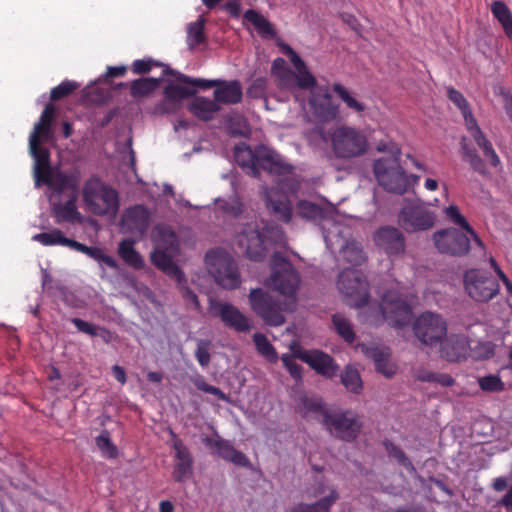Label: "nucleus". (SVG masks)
Listing matches in <instances>:
<instances>
[{
    "label": "nucleus",
    "instance_id": "nucleus-20",
    "mask_svg": "<svg viewBox=\"0 0 512 512\" xmlns=\"http://www.w3.org/2000/svg\"><path fill=\"white\" fill-rule=\"evenodd\" d=\"M435 213L419 204L405 205L398 215L399 225L409 233L425 231L435 224Z\"/></svg>",
    "mask_w": 512,
    "mask_h": 512
},
{
    "label": "nucleus",
    "instance_id": "nucleus-31",
    "mask_svg": "<svg viewBox=\"0 0 512 512\" xmlns=\"http://www.w3.org/2000/svg\"><path fill=\"white\" fill-rule=\"evenodd\" d=\"M219 105L215 100L205 97H196L189 104V110L199 119L207 121L213 118L219 110Z\"/></svg>",
    "mask_w": 512,
    "mask_h": 512
},
{
    "label": "nucleus",
    "instance_id": "nucleus-42",
    "mask_svg": "<svg viewBox=\"0 0 512 512\" xmlns=\"http://www.w3.org/2000/svg\"><path fill=\"white\" fill-rule=\"evenodd\" d=\"M164 74H171L175 77V79L184 84H190L199 88L209 89L212 87H217L220 84V80H206L200 78H191L182 73L175 72L169 69L167 66L164 67Z\"/></svg>",
    "mask_w": 512,
    "mask_h": 512
},
{
    "label": "nucleus",
    "instance_id": "nucleus-8",
    "mask_svg": "<svg viewBox=\"0 0 512 512\" xmlns=\"http://www.w3.org/2000/svg\"><path fill=\"white\" fill-rule=\"evenodd\" d=\"M466 128L473 138L475 144L482 151L484 159L480 157L476 149L467 143V138L462 137L460 141V147L463 160L467 162L475 172L481 175H486L488 173L485 161L494 168L501 167V160L498 154L496 153L491 141L480 129L478 123L475 122Z\"/></svg>",
    "mask_w": 512,
    "mask_h": 512
},
{
    "label": "nucleus",
    "instance_id": "nucleus-22",
    "mask_svg": "<svg viewBox=\"0 0 512 512\" xmlns=\"http://www.w3.org/2000/svg\"><path fill=\"white\" fill-rule=\"evenodd\" d=\"M263 198L268 211L278 220L289 222L293 208L287 195L278 188L263 187Z\"/></svg>",
    "mask_w": 512,
    "mask_h": 512
},
{
    "label": "nucleus",
    "instance_id": "nucleus-34",
    "mask_svg": "<svg viewBox=\"0 0 512 512\" xmlns=\"http://www.w3.org/2000/svg\"><path fill=\"white\" fill-rule=\"evenodd\" d=\"M32 240L42 244L43 246H66L71 248L74 240L65 237L63 232L59 229H53L49 232L35 234Z\"/></svg>",
    "mask_w": 512,
    "mask_h": 512
},
{
    "label": "nucleus",
    "instance_id": "nucleus-36",
    "mask_svg": "<svg viewBox=\"0 0 512 512\" xmlns=\"http://www.w3.org/2000/svg\"><path fill=\"white\" fill-rule=\"evenodd\" d=\"M297 214L306 219H321V226L323 223H327L328 227H331L332 223H339L337 220L329 219L323 215V210L318 205L309 201H300L297 204Z\"/></svg>",
    "mask_w": 512,
    "mask_h": 512
},
{
    "label": "nucleus",
    "instance_id": "nucleus-15",
    "mask_svg": "<svg viewBox=\"0 0 512 512\" xmlns=\"http://www.w3.org/2000/svg\"><path fill=\"white\" fill-rule=\"evenodd\" d=\"M463 281L465 291L476 302H488L500 291L498 281L482 269L467 270Z\"/></svg>",
    "mask_w": 512,
    "mask_h": 512
},
{
    "label": "nucleus",
    "instance_id": "nucleus-40",
    "mask_svg": "<svg viewBox=\"0 0 512 512\" xmlns=\"http://www.w3.org/2000/svg\"><path fill=\"white\" fill-rule=\"evenodd\" d=\"M164 72L159 78H140L132 82L131 95L133 97H141L153 92L160 84L165 76Z\"/></svg>",
    "mask_w": 512,
    "mask_h": 512
},
{
    "label": "nucleus",
    "instance_id": "nucleus-59",
    "mask_svg": "<svg viewBox=\"0 0 512 512\" xmlns=\"http://www.w3.org/2000/svg\"><path fill=\"white\" fill-rule=\"evenodd\" d=\"M295 357H297V354L295 356L290 355V354H284V355H282L281 360H282L284 366L289 371L290 375L295 380H300L302 377L301 366L296 363Z\"/></svg>",
    "mask_w": 512,
    "mask_h": 512
},
{
    "label": "nucleus",
    "instance_id": "nucleus-48",
    "mask_svg": "<svg viewBox=\"0 0 512 512\" xmlns=\"http://www.w3.org/2000/svg\"><path fill=\"white\" fill-rule=\"evenodd\" d=\"M96 445L105 458L113 459L118 455L117 447L112 443L107 431L101 432L95 439Z\"/></svg>",
    "mask_w": 512,
    "mask_h": 512
},
{
    "label": "nucleus",
    "instance_id": "nucleus-27",
    "mask_svg": "<svg viewBox=\"0 0 512 512\" xmlns=\"http://www.w3.org/2000/svg\"><path fill=\"white\" fill-rule=\"evenodd\" d=\"M469 341L459 334L446 336L440 344L441 356L450 362H457L468 357Z\"/></svg>",
    "mask_w": 512,
    "mask_h": 512
},
{
    "label": "nucleus",
    "instance_id": "nucleus-56",
    "mask_svg": "<svg viewBox=\"0 0 512 512\" xmlns=\"http://www.w3.org/2000/svg\"><path fill=\"white\" fill-rule=\"evenodd\" d=\"M181 105L176 100L173 101V99L164 96L163 100L155 106L154 113L159 115L175 113Z\"/></svg>",
    "mask_w": 512,
    "mask_h": 512
},
{
    "label": "nucleus",
    "instance_id": "nucleus-52",
    "mask_svg": "<svg viewBox=\"0 0 512 512\" xmlns=\"http://www.w3.org/2000/svg\"><path fill=\"white\" fill-rule=\"evenodd\" d=\"M71 322L75 325V327L85 333V334H88L90 336H102L104 337L103 334H107V331L101 329L99 326H96L90 322H87V321H84L80 318H72L71 319Z\"/></svg>",
    "mask_w": 512,
    "mask_h": 512
},
{
    "label": "nucleus",
    "instance_id": "nucleus-2",
    "mask_svg": "<svg viewBox=\"0 0 512 512\" xmlns=\"http://www.w3.org/2000/svg\"><path fill=\"white\" fill-rule=\"evenodd\" d=\"M281 51L289 57L295 71H292L283 58H276L271 65V76L276 85L294 94L300 101L298 90H309V105L313 115L320 121L329 122L339 116V105L333 102L327 87L317 86V80L301 57L288 45L281 43Z\"/></svg>",
    "mask_w": 512,
    "mask_h": 512
},
{
    "label": "nucleus",
    "instance_id": "nucleus-43",
    "mask_svg": "<svg viewBox=\"0 0 512 512\" xmlns=\"http://www.w3.org/2000/svg\"><path fill=\"white\" fill-rule=\"evenodd\" d=\"M341 382L345 388L355 394L362 391L363 383L357 369L347 366L341 375Z\"/></svg>",
    "mask_w": 512,
    "mask_h": 512
},
{
    "label": "nucleus",
    "instance_id": "nucleus-3",
    "mask_svg": "<svg viewBox=\"0 0 512 512\" xmlns=\"http://www.w3.org/2000/svg\"><path fill=\"white\" fill-rule=\"evenodd\" d=\"M271 268L272 274L265 285L284 297L283 302L278 303L261 288L252 289L248 300L251 309L267 325L281 326L285 322L283 312L296 309L300 277L293 265L281 253L273 254Z\"/></svg>",
    "mask_w": 512,
    "mask_h": 512
},
{
    "label": "nucleus",
    "instance_id": "nucleus-57",
    "mask_svg": "<svg viewBox=\"0 0 512 512\" xmlns=\"http://www.w3.org/2000/svg\"><path fill=\"white\" fill-rule=\"evenodd\" d=\"M177 283L181 289L182 297L185 299L187 306L189 308L199 310L200 302L198 300V297L190 288L186 286V278L184 277V281L181 284L178 281Z\"/></svg>",
    "mask_w": 512,
    "mask_h": 512
},
{
    "label": "nucleus",
    "instance_id": "nucleus-37",
    "mask_svg": "<svg viewBox=\"0 0 512 512\" xmlns=\"http://www.w3.org/2000/svg\"><path fill=\"white\" fill-rule=\"evenodd\" d=\"M447 95L449 100L461 111L466 127L477 122L470 110L466 98L460 91L454 88H448Z\"/></svg>",
    "mask_w": 512,
    "mask_h": 512
},
{
    "label": "nucleus",
    "instance_id": "nucleus-9",
    "mask_svg": "<svg viewBox=\"0 0 512 512\" xmlns=\"http://www.w3.org/2000/svg\"><path fill=\"white\" fill-rule=\"evenodd\" d=\"M322 233L327 248L332 251L335 246H339L343 259L352 267L360 266L366 261V255L360 244L347 240V237L350 236L348 226L332 223L331 227H328L327 223H323Z\"/></svg>",
    "mask_w": 512,
    "mask_h": 512
},
{
    "label": "nucleus",
    "instance_id": "nucleus-46",
    "mask_svg": "<svg viewBox=\"0 0 512 512\" xmlns=\"http://www.w3.org/2000/svg\"><path fill=\"white\" fill-rule=\"evenodd\" d=\"M253 340L257 351L268 361L275 362L277 360V353L265 335L261 333H255Z\"/></svg>",
    "mask_w": 512,
    "mask_h": 512
},
{
    "label": "nucleus",
    "instance_id": "nucleus-4",
    "mask_svg": "<svg viewBox=\"0 0 512 512\" xmlns=\"http://www.w3.org/2000/svg\"><path fill=\"white\" fill-rule=\"evenodd\" d=\"M381 302L379 310L370 314L367 321L373 325L387 322L393 327L409 324L412 317V299L415 297L406 287L396 280H388L378 291Z\"/></svg>",
    "mask_w": 512,
    "mask_h": 512
},
{
    "label": "nucleus",
    "instance_id": "nucleus-64",
    "mask_svg": "<svg viewBox=\"0 0 512 512\" xmlns=\"http://www.w3.org/2000/svg\"><path fill=\"white\" fill-rule=\"evenodd\" d=\"M413 378L417 381L433 383L435 373L424 367H418L413 370Z\"/></svg>",
    "mask_w": 512,
    "mask_h": 512
},
{
    "label": "nucleus",
    "instance_id": "nucleus-26",
    "mask_svg": "<svg viewBox=\"0 0 512 512\" xmlns=\"http://www.w3.org/2000/svg\"><path fill=\"white\" fill-rule=\"evenodd\" d=\"M374 242L389 256L402 254L405 250V240L402 233L394 227H382L374 234Z\"/></svg>",
    "mask_w": 512,
    "mask_h": 512
},
{
    "label": "nucleus",
    "instance_id": "nucleus-60",
    "mask_svg": "<svg viewBox=\"0 0 512 512\" xmlns=\"http://www.w3.org/2000/svg\"><path fill=\"white\" fill-rule=\"evenodd\" d=\"M377 150L379 152H385L389 153L392 158H386L389 161H395L396 163H399V159L401 156V149L395 142H388V143H379L377 145Z\"/></svg>",
    "mask_w": 512,
    "mask_h": 512
},
{
    "label": "nucleus",
    "instance_id": "nucleus-51",
    "mask_svg": "<svg viewBox=\"0 0 512 512\" xmlns=\"http://www.w3.org/2000/svg\"><path fill=\"white\" fill-rule=\"evenodd\" d=\"M479 386L483 391L500 392L504 390V383L497 375H488L479 378Z\"/></svg>",
    "mask_w": 512,
    "mask_h": 512
},
{
    "label": "nucleus",
    "instance_id": "nucleus-25",
    "mask_svg": "<svg viewBox=\"0 0 512 512\" xmlns=\"http://www.w3.org/2000/svg\"><path fill=\"white\" fill-rule=\"evenodd\" d=\"M297 358L307 363L317 373L332 378L339 370L332 357L319 350H303L297 352Z\"/></svg>",
    "mask_w": 512,
    "mask_h": 512
},
{
    "label": "nucleus",
    "instance_id": "nucleus-62",
    "mask_svg": "<svg viewBox=\"0 0 512 512\" xmlns=\"http://www.w3.org/2000/svg\"><path fill=\"white\" fill-rule=\"evenodd\" d=\"M154 65H159L157 62H155L152 59H138L135 60L132 64V71L135 74H144L149 72Z\"/></svg>",
    "mask_w": 512,
    "mask_h": 512
},
{
    "label": "nucleus",
    "instance_id": "nucleus-44",
    "mask_svg": "<svg viewBox=\"0 0 512 512\" xmlns=\"http://www.w3.org/2000/svg\"><path fill=\"white\" fill-rule=\"evenodd\" d=\"M215 203L217 207L226 215L237 217L242 214L244 210V204L237 195H233L228 199H216Z\"/></svg>",
    "mask_w": 512,
    "mask_h": 512
},
{
    "label": "nucleus",
    "instance_id": "nucleus-32",
    "mask_svg": "<svg viewBox=\"0 0 512 512\" xmlns=\"http://www.w3.org/2000/svg\"><path fill=\"white\" fill-rule=\"evenodd\" d=\"M491 13L500 23L506 36L512 39V13L502 1L496 0L491 4Z\"/></svg>",
    "mask_w": 512,
    "mask_h": 512
},
{
    "label": "nucleus",
    "instance_id": "nucleus-21",
    "mask_svg": "<svg viewBox=\"0 0 512 512\" xmlns=\"http://www.w3.org/2000/svg\"><path fill=\"white\" fill-rule=\"evenodd\" d=\"M209 311L212 315L220 317L227 327L237 332H247L251 329L248 318L232 304L210 299Z\"/></svg>",
    "mask_w": 512,
    "mask_h": 512
},
{
    "label": "nucleus",
    "instance_id": "nucleus-11",
    "mask_svg": "<svg viewBox=\"0 0 512 512\" xmlns=\"http://www.w3.org/2000/svg\"><path fill=\"white\" fill-rule=\"evenodd\" d=\"M83 201L96 215L115 216L119 208L118 193L98 179H89L83 187Z\"/></svg>",
    "mask_w": 512,
    "mask_h": 512
},
{
    "label": "nucleus",
    "instance_id": "nucleus-54",
    "mask_svg": "<svg viewBox=\"0 0 512 512\" xmlns=\"http://www.w3.org/2000/svg\"><path fill=\"white\" fill-rule=\"evenodd\" d=\"M192 475V461H177L174 470L173 478L177 482H182Z\"/></svg>",
    "mask_w": 512,
    "mask_h": 512
},
{
    "label": "nucleus",
    "instance_id": "nucleus-38",
    "mask_svg": "<svg viewBox=\"0 0 512 512\" xmlns=\"http://www.w3.org/2000/svg\"><path fill=\"white\" fill-rule=\"evenodd\" d=\"M244 20L251 23L262 36L272 37L274 35L271 23L257 11L252 9L247 10L244 13Z\"/></svg>",
    "mask_w": 512,
    "mask_h": 512
},
{
    "label": "nucleus",
    "instance_id": "nucleus-23",
    "mask_svg": "<svg viewBox=\"0 0 512 512\" xmlns=\"http://www.w3.org/2000/svg\"><path fill=\"white\" fill-rule=\"evenodd\" d=\"M150 225V213L146 207L135 205L125 210L120 226L123 232L142 236Z\"/></svg>",
    "mask_w": 512,
    "mask_h": 512
},
{
    "label": "nucleus",
    "instance_id": "nucleus-58",
    "mask_svg": "<svg viewBox=\"0 0 512 512\" xmlns=\"http://www.w3.org/2000/svg\"><path fill=\"white\" fill-rule=\"evenodd\" d=\"M267 80L266 78L260 77L255 79L247 90V94L252 98H263L266 93Z\"/></svg>",
    "mask_w": 512,
    "mask_h": 512
},
{
    "label": "nucleus",
    "instance_id": "nucleus-63",
    "mask_svg": "<svg viewBox=\"0 0 512 512\" xmlns=\"http://www.w3.org/2000/svg\"><path fill=\"white\" fill-rule=\"evenodd\" d=\"M175 450V457L177 461H192L191 454L188 448L182 443L181 440H175L173 443Z\"/></svg>",
    "mask_w": 512,
    "mask_h": 512
},
{
    "label": "nucleus",
    "instance_id": "nucleus-10",
    "mask_svg": "<svg viewBox=\"0 0 512 512\" xmlns=\"http://www.w3.org/2000/svg\"><path fill=\"white\" fill-rule=\"evenodd\" d=\"M331 148L340 159H353L364 155L368 149L365 133L352 126L342 125L330 134Z\"/></svg>",
    "mask_w": 512,
    "mask_h": 512
},
{
    "label": "nucleus",
    "instance_id": "nucleus-1",
    "mask_svg": "<svg viewBox=\"0 0 512 512\" xmlns=\"http://www.w3.org/2000/svg\"><path fill=\"white\" fill-rule=\"evenodd\" d=\"M54 114L55 108L47 104L29 136V150L34 160L35 186L47 185L52 215L57 224L81 223L83 218L76 206L80 184L79 174L77 172L63 173L53 168L50 165L49 151L40 146L41 141L49 142L53 139Z\"/></svg>",
    "mask_w": 512,
    "mask_h": 512
},
{
    "label": "nucleus",
    "instance_id": "nucleus-28",
    "mask_svg": "<svg viewBox=\"0 0 512 512\" xmlns=\"http://www.w3.org/2000/svg\"><path fill=\"white\" fill-rule=\"evenodd\" d=\"M363 353L367 358L371 359L376 370L387 378L392 377L396 372V365L390 361V353L386 348L375 346L362 347Z\"/></svg>",
    "mask_w": 512,
    "mask_h": 512
},
{
    "label": "nucleus",
    "instance_id": "nucleus-17",
    "mask_svg": "<svg viewBox=\"0 0 512 512\" xmlns=\"http://www.w3.org/2000/svg\"><path fill=\"white\" fill-rule=\"evenodd\" d=\"M267 234L266 227L260 228L257 222H250L237 235V241L249 259L259 261L266 253Z\"/></svg>",
    "mask_w": 512,
    "mask_h": 512
},
{
    "label": "nucleus",
    "instance_id": "nucleus-41",
    "mask_svg": "<svg viewBox=\"0 0 512 512\" xmlns=\"http://www.w3.org/2000/svg\"><path fill=\"white\" fill-rule=\"evenodd\" d=\"M204 26L205 19L203 16H200L195 22H191L187 25V45L190 49H194L195 46L201 44L204 37Z\"/></svg>",
    "mask_w": 512,
    "mask_h": 512
},
{
    "label": "nucleus",
    "instance_id": "nucleus-61",
    "mask_svg": "<svg viewBox=\"0 0 512 512\" xmlns=\"http://www.w3.org/2000/svg\"><path fill=\"white\" fill-rule=\"evenodd\" d=\"M194 384L200 391L217 396L222 400L227 399L226 395L218 387L209 385L203 378L197 379Z\"/></svg>",
    "mask_w": 512,
    "mask_h": 512
},
{
    "label": "nucleus",
    "instance_id": "nucleus-49",
    "mask_svg": "<svg viewBox=\"0 0 512 512\" xmlns=\"http://www.w3.org/2000/svg\"><path fill=\"white\" fill-rule=\"evenodd\" d=\"M385 448L389 456L395 458L397 462L402 465L410 473L415 472L412 462L408 459L402 449L391 442H385Z\"/></svg>",
    "mask_w": 512,
    "mask_h": 512
},
{
    "label": "nucleus",
    "instance_id": "nucleus-50",
    "mask_svg": "<svg viewBox=\"0 0 512 512\" xmlns=\"http://www.w3.org/2000/svg\"><path fill=\"white\" fill-rule=\"evenodd\" d=\"M163 94L167 98L173 99V101L176 100L182 104V101L191 96L193 91L184 86L171 82L165 86Z\"/></svg>",
    "mask_w": 512,
    "mask_h": 512
},
{
    "label": "nucleus",
    "instance_id": "nucleus-18",
    "mask_svg": "<svg viewBox=\"0 0 512 512\" xmlns=\"http://www.w3.org/2000/svg\"><path fill=\"white\" fill-rule=\"evenodd\" d=\"M323 424L332 435L344 441L354 440L362 426L358 416L351 411L325 414Z\"/></svg>",
    "mask_w": 512,
    "mask_h": 512
},
{
    "label": "nucleus",
    "instance_id": "nucleus-16",
    "mask_svg": "<svg viewBox=\"0 0 512 512\" xmlns=\"http://www.w3.org/2000/svg\"><path fill=\"white\" fill-rule=\"evenodd\" d=\"M374 174L377 182L386 191L403 194L409 186V181L404 169L395 161L381 158L374 163Z\"/></svg>",
    "mask_w": 512,
    "mask_h": 512
},
{
    "label": "nucleus",
    "instance_id": "nucleus-29",
    "mask_svg": "<svg viewBox=\"0 0 512 512\" xmlns=\"http://www.w3.org/2000/svg\"><path fill=\"white\" fill-rule=\"evenodd\" d=\"M216 103L236 104L242 99V88L238 81H221L214 91Z\"/></svg>",
    "mask_w": 512,
    "mask_h": 512
},
{
    "label": "nucleus",
    "instance_id": "nucleus-33",
    "mask_svg": "<svg viewBox=\"0 0 512 512\" xmlns=\"http://www.w3.org/2000/svg\"><path fill=\"white\" fill-rule=\"evenodd\" d=\"M135 241L124 239L119 244L118 252L123 261L135 269L144 267V260L140 254L134 249Z\"/></svg>",
    "mask_w": 512,
    "mask_h": 512
},
{
    "label": "nucleus",
    "instance_id": "nucleus-39",
    "mask_svg": "<svg viewBox=\"0 0 512 512\" xmlns=\"http://www.w3.org/2000/svg\"><path fill=\"white\" fill-rule=\"evenodd\" d=\"M300 410L305 417H322L324 419L325 414H329L324 406L323 402L318 397H304L300 403Z\"/></svg>",
    "mask_w": 512,
    "mask_h": 512
},
{
    "label": "nucleus",
    "instance_id": "nucleus-35",
    "mask_svg": "<svg viewBox=\"0 0 512 512\" xmlns=\"http://www.w3.org/2000/svg\"><path fill=\"white\" fill-rule=\"evenodd\" d=\"M332 89L348 109L356 113H362L365 111L366 105L357 98L355 93L349 91L341 83H334Z\"/></svg>",
    "mask_w": 512,
    "mask_h": 512
},
{
    "label": "nucleus",
    "instance_id": "nucleus-6",
    "mask_svg": "<svg viewBox=\"0 0 512 512\" xmlns=\"http://www.w3.org/2000/svg\"><path fill=\"white\" fill-rule=\"evenodd\" d=\"M152 241L155 246L151 253L152 263L181 284L184 273L174 262L179 254V240L175 232L170 227L159 224L152 231Z\"/></svg>",
    "mask_w": 512,
    "mask_h": 512
},
{
    "label": "nucleus",
    "instance_id": "nucleus-53",
    "mask_svg": "<svg viewBox=\"0 0 512 512\" xmlns=\"http://www.w3.org/2000/svg\"><path fill=\"white\" fill-rule=\"evenodd\" d=\"M78 87L76 82L73 81H63L58 86L54 87L50 92L51 100H59L70 93H72Z\"/></svg>",
    "mask_w": 512,
    "mask_h": 512
},
{
    "label": "nucleus",
    "instance_id": "nucleus-12",
    "mask_svg": "<svg viewBox=\"0 0 512 512\" xmlns=\"http://www.w3.org/2000/svg\"><path fill=\"white\" fill-rule=\"evenodd\" d=\"M209 273L225 289H236L241 284L240 273L234 259L221 249L211 250L205 256Z\"/></svg>",
    "mask_w": 512,
    "mask_h": 512
},
{
    "label": "nucleus",
    "instance_id": "nucleus-45",
    "mask_svg": "<svg viewBox=\"0 0 512 512\" xmlns=\"http://www.w3.org/2000/svg\"><path fill=\"white\" fill-rule=\"evenodd\" d=\"M333 325L337 333L347 342L351 343L355 339V334L350 321L342 314L333 315Z\"/></svg>",
    "mask_w": 512,
    "mask_h": 512
},
{
    "label": "nucleus",
    "instance_id": "nucleus-24",
    "mask_svg": "<svg viewBox=\"0 0 512 512\" xmlns=\"http://www.w3.org/2000/svg\"><path fill=\"white\" fill-rule=\"evenodd\" d=\"M202 440L208 448L213 450V453L222 459L243 467L249 464L248 458L242 452L237 451L229 441L222 439L217 432Z\"/></svg>",
    "mask_w": 512,
    "mask_h": 512
},
{
    "label": "nucleus",
    "instance_id": "nucleus-5",
    "mask_svg": "<svg viewBox=\"0 0 512 512\" xmlns=\"http://www.w3.org/2000/svg\"><path fill=\"white\" fill-rule=\"evenodd\" d=\"M444 214L451 223L465 230L467 234L455 228L435 232L433 240L438 251L453 256H463L473 247L478 250L479 256H484L485 247L483 242L461 214L459 208L456 205H450L444 209Z\"/></svg>",
    "mask_w": 512,
    "mask_h": 512
},
{
    "label": "nucleus",
    "instance_id": "nucleus-14",
    "mask_svg": "<svg viewBox=\"0 0 512 512\" xmlns=\"http://www.w3.org/2000/svg\"><path fill=\"white\" fill-rule=\"evenodd\" d=\"M338 289L348 305L356 308L364 306L369 298L368 282L356 269H344L338 277Z\"/></svg>",
    "mask_w": 512,
    "mask_h": 512
},
{
    "label": "nucleus",
    "instance_id": "nucleus-19",
    "mask_svg": "<svg viewBox=\"0 0 512 512\" xmlns=\"http://www.w3.org/2000/svg\"><path fill=\"white\" fill-rule=\"evenodd\" d=\"M309 498H318L314 503H298L287 512H330L331 507L339 499V493L333 487L327 486L323 482L311 485L306 490Z\"/></svg>",
    "mask_w": 512,
    "mask_h": 512
},
{
    "label": "nucleus",
    "instance_id": "nucleus-30",
    "mask_svg": "<svg viewBox=\"0 0 512 512\" xmlns=\"http://www.w3.org/2000/svg\"><path fill=\"white\" fill-rule=\"evenodd\" d=\"M71 249L81 252V253L87 255L88 257L94 259L95 261H97L100 264L101 267H103V265H105L112 269L118 268L116 260L113 257L105 254L103 249H101L99 247H88V246L74 240Z\"/></svg>",
    "mask_w": 512,
    "mask_h": 512
},
{
    "label": "nucleus",
    "instance_id": "nucleus-47",
    "mask_svg": "<svg viewBox=\"0 0 512 512\" xmlns=\"http://www.w3.org/2000/svg\"><path fill=\"white\" fill-rule=\"evenodd\" d=\"M495 353V345L489 341L479 342L475 346L469 345L468 357L473 360H486L491 358Z\"/></svg>",
    "mask_w": 512,
    "mask_h": 512
},
{
    "label": "nucleus",
    "instance_id": "nucleus-13",
    "mask_svg": "<svg viewBox=\"0 0 512 512\" xmlns=\"http://www.w3.org/2000/svg\"><path fill=\"white\" fill-rule=\"evenodd\" d=\"M448 325L442 315L435 312H423L413 322L415 337L426 346L440 345L447 336Z\"/></svg>",
    "mask_w": 512,
    "mask_h": 512
},
{
    "label": "nucleus",
    "instance_id": "nucleus-55",
    "mask_svg": "<svg viewBox=\"0 0 512 512\" xmlns=\"http://www.w3.org/2000/svg\"><path fill=\"white\" fill-rule=\"evenodd\" d=\"M210 341L200 339L197 341V349L195 351V357L198 363L202 367H206L210 362Z\"/></svg>",
    "mask_w": 512,
    "mask_h": 512
},
{
    "label": "nucleus",
    "instance_id": "nucleus-7",
    "mask_svg": "<svg viewBox=\"0 0 512 512\" xmlns=\"http://www.w3.org/2000/svg\"><path fill=\"white\" fill-rule=\"evenodd\" d=\"M234 159L242 169L253 177L259 176V167L272 174H289L292 166L285 162L280 154L262 148L254 153L249 146L241 143L234 148Z\"/></svg>",
    "mask_w": 512,
    "mask_h": 512
}]
</instances>
